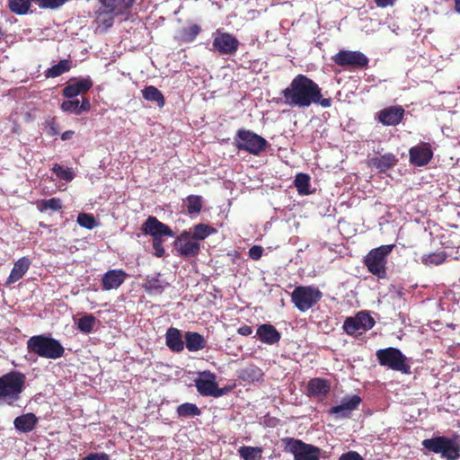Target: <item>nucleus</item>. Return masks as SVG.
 <instances>
[{"instance_id":"obj_7","label":"nucleus","mask_w":460,"mask_h":460,"mask_svg":"<svg viewBox=\"0 0 460 460\" xmlns=\"http://www.w3.org/2000/svg\"><path fill=\"white\" fill-rule=\"evenodd\" d=\"M394 244L381 245L368 252L364 259L367 270L378 279H385L387 256L392 252Z\"/></svg>"},{"instance_id":"obj_45","label":"nucleus","mask_w":460,"mask_h":460,"mask_svg":"<svg viewBox=\"0 0 460 460\" xmlns=\"http://www.w3.org/2000/svg\"><path fill=\"white\" fill-rule=\"evenodd\" d=\"M53 172L61 180L70 181L74 179V172L70 168H64L59 164H55L52 167Z\"/></svg>"},{"instance_id":"obj_6","label":"nucleus","mask_w":460,"mask_h":460,"mask_svg":"<svg viewBox=\"0 0 460 460\" xmlns=\"http://www.w3.org/2000/svg\"><path fill=\"white\" fill-rule=\"evenodd\" d=\"M234 141L238 150L245 151L253 155H260L269 146L268 141L264 137L244 128L237 130Z\"/></svg>"},{"instance_id":"obj_21","label":"nucleus","mask_w":460,"mask_h":460,"mask_svg":"<svg viewBox=\"0 0 460 460\" xmlns=\"http://www.w3.org/2000/svg\"><path fill=\"white\" fill-rule=\"evenodd\" d=\"M216 375L210 371H204L201 376L195 380L197 391L203 396H212L217 387Z\"/></svg>"},{"instance_id":"obj_33","label":"nucleus","mask_w":460,"mask_h":460,"mask_svg":"<svg viewBox=\"0 0 460 460\" xmlns=\"http://www.w3.org/2000/svg\"><path fill=\"white\" fill-rule=\"evenodd\" d=\"M193 232L190 234V237L193 240L202 241L212 234L217 232L216 228L206 224H197L192 228Z\"/></svg>"},{"instance_id":"obj_4","label":"nucleus","mask_w":460,"mask_h":460,"mask_svg":"<svg viewBox=\"0 0 460 460\" xmlns=\"http://www.w3.org/2000/svg\"><path fill=\"white\" fill-rule=\"evenodd\" d=\"M26 345L30 353L48 359L60 358L65 353V348L59 341L44 334L31 336Z\"/></svg>"},{"instance_id":"obj_29","label":"nucleus","mask_w":460,"mask_h":460,"mask_svg":"<svg viewBox=\"0 0 460 460\" xmlns=\"http://www.w3.org/2000/svg\"><path fill=\"white\" fill-rule=\"evenodd\" d=\"M184 339L187 349L191 352L201 350L207 346L205 338L196 332H186Z\"/></svg>"},{"instance_id":"obj_34","label":"nucleus","mask_w":460,"mask_h":460,"mask_svg":"<svg viewBox=\"0 0 460 460\" xmlns=\"http://www.w3.org/2000/svg\"><path fill=\"white\" fill-rule=\"evenodd\" d=\"M294 186L296 188L298 194L308 195L310 190V176L307 173L299 172L294 180Z\"/></svg>"},{"instance_id":"obj_57","label":"nucleus","mask_w":460,"mask_h":460,"mask_svg":"<svg viewBox=\"0 0 460 460\" xmlns=\"http://www.w3.org/2000/svg\"><path fill=\"white\" fill-rule=\"evenodd\" d=\"M4 32L2 29V27L0 26V40L4 38Z\"/></svg>"},{"instance_id":"obj_28","label":"nucleus","mask_w":460,"mask_h":460,"mask_svg":"<svg viewBox=\"0 0 460 460\" xmlns=\"http://www.w3.org/2000/svg\"><path fill=\"white\" fill-rule=\"evenodd\" d=\"M38 423V418L34 413H26L15 418L13 424L16 429L23 433H29L34 429Z\"/></svg>"},{"instance_id":"obj_43","label":"nucleus","mask_w":460,"mask_h":460,"mask_svg":"<svg viewBox=\"0 0 460 460\" xmlns=\"http://www.w3.org/2000/svg\"><path fill=\"white\" fill-rule=\"evenodd\" d=\"M76 222L80 226L89 230L93 229L98 226V222L95 217L92 214L87 213H80L77 217Z\"/></svg>"},{"instance_id":"obj_35","label":"nucleus","mask_w":460,"mask_h":460,"mask_svg":"<svg viewBox=\"0 0 460 460\" xmlns=\"http://www.w3.org/2000/svg\"><path fill=\"white\" fill-rule=\"evenodd\" d=\"M189 215H199L202 209V197L199 195H189L184 200Z\"/></svg>"},{"instance_id":"obj_49","label":"nucleus","mask_w":460,"mask_h":460,"mask_svg":"<svg viewBox=\"0 0 460 460\" xmlns=\"http://www.w3.org/2000/svg\"><path fill=\"white\" fill-rule=\"evenodd\" d=\"M83 460H110V456L106 453H91Z\"/></svg>"},{"instance_id":"obj_8","label":"nucleus","mask_w":460,"mask_h":460,"mask_svg":"<svg viewBox=\"0 0 460 460\" xmlns=\"http://www.w3.org/2000/svg\"><path fill=\"white\" fill-rule=\"evenodd\" d=\"M281 443L284 451L294 456V460H320L321 449L314 445L293 438H284Z\"/></svg>"},{"instance_id":"obj_32","label":"nucleus","mask_w":460,"mask_h":460,"mask_svg":"<svg viewBox=\"0 0 460 460\" xmlns=\"http://www.w3.org/2000/svg\"><path fill=\"white\" fill-rule=\"evenodd\" d=\"M142 96L146 101L155 102L160 108H163L165 104V100L162 92L153 85L145 87L142 90Z\"/></svg>"},{"instance_id":"obj_14","label":"nucleus","mask_w":460,"mask_h":460,"mask_svg":"<svg viewBox=\"0 0 460 460\" xmlns=\"http://www.w3.org/2000/svg\"><path fill=\"white\" fill-rule=\"evenodd\" d=\"M433 157V151L429 143H421L409 149L410 163L418 167L427 165Z\"/></svg>"},{"instance_id":"obj_31","label":"nucleus","mask_w":460,"mask_h":460,"mask_svg":"<svg viewBox=\"0 0 460 460\" xmlns=\"http://www.w3.org/2000/svg\"><path fill=\"white\" fill-rule=\"evenodd\" d=\"M330 390V382L323 378H312L307 384V391L310 396H325Z\"/></svg>"},{"instance_id":"obj_40","label":"nucleus","mask_w":460,"mask_h":460,"mask_svg":"<svg viewBox=\"0 0 460 460\" xmlns=\"http://www.w3.org/2000/svg\"><path fill=\"white\" fill-rule=\"evenodd\" d=\"M177 415L181 418H190L201 414L200 409L194 403L184 402L176 409Z\"/></svg>"},{"instance_id":"obj_23","label":"nucleus","mask_w":460,"mask_h":460,"mask_svg":"<svg viewBox=\"0 0 460 460\" xmlns=\"http://www.w3.org/2000/svg\"><path fill=\"white\" fill-rule=\"evenodd\" d=\"M168 286L169 283L161 278V273L146 276L142 285L145 291L150 295H160Z\"/></svg>"},{"instance_id":"obj_12","label":"nucleus","mask_w":460,"mask_h":460,"mask_svg":"<svg viewBox=\"0 0 460 460\" xmlns=\"http://www.w3.org/2000/svg\"><path fill=\"white\" fill-rule=\"evenodd\" d=\"M374 318L367 313L361 311L354 317H347L343 323V330L348 335H355L358 331L367 332L375 325Z\"/></svg>"},{"instance_id":"obj_1","label":"nucleus","mask_w":460,"mask_h":460,"mask_svg":"<svg viewBox=\"0 0 460 460\" xmlns=\"http://www.w3.org/2000/svg\"><path fill=\"white\" fill-rule=\"evenodd\" d=\"M280 95L283 102L289 107L305 109L316 104L329 108L332 104V99L323 98L320 86L303 74L296 75Z\"/></svg>"},{"instance_id":"obj_48","label":"nucleus","mask_w":460,"mask_h":460,"mask_svg":"<svg viewBox=\"0 0 460 460\" xmlns=\"http://www.w3.org/2000/svg\"><path fill=\"white\" fill-rule=\"evenodd\" d=\"M263 253V248L260 245H253L249 249V257L254 261H258L261 258Z\"/></svg>"},{"instance_id":"obj_15","label":"nucleus","mask_w":460,"mask_h":460,"mask_svg":"<svg viewBox=\"0 0 460 460\" xmlns=\"http://www.w3.org/2000/svg\"><path fill=\"white\" fill-rule=\"evenodd\" d=\"M141 230L144 234L151 235L154 238L163 236H173L174 233L165 224L159 221L155 217H148L142 225Z\"/></svg>"},{"instance_id":"obj_11","label":"nucleus","mask_w":460,"mask_h":460,"mask_svg":"<svg viewBox=\"0 0 460 460\" xmlns=\"http://www.w3.org/2000/svg\"><path fill=\"white\" fill-rule=\"evenodd\" d=\"M335 65L349 70H363L368 67L369 59L358 50L341 49L332 57Z\"/></svg>"},{"instance_id":"obj_30","label":"nucleus","mask_w":460,"mask_h":460,"mask_svg":"<svg viewBox=\"0 0 460 460\" xmlns=\"http://www.w3.org/2000/svg\"><path fill=\"white\" fill-rule=\"evenodd\" d=\"M237 377L246 383L259 382L263 380V372L259 367L251 365L240 369Z\"/></svg>"},{"instance_id":"obj_51","label":"nucleus","mask_w":460,"mask_h":460,"mask_svg":"<svg viewBox=\"0 0 460 460\" xmlns=\"http://www.w3.org/2000/svg\"><path fill=\"white\" fill-rule=\"evenodd\" d=\"M237 333L242 336H249L252 333V329L249 325H243L237 329Z\"/></svg>"},{"instance_id":"obj_36","label":"nucleus","mask_w":460,"mask_h":460,"mask_svg":"<svg viewBox=\"0 0 460 460\" xmlns=\"http://www.w3.org/2000/svg\"><path fill=\"white\" fill-rule=\"evenodd\" d=\"M238 454L243 460H261L262 458V448L243 446L238 449Z\"/></svg>"},{"instance_id":"obj_13","label":"nucleus","mask_w":460,"mask_h":460,"mask_svg":"<svg viewBox=\"0 0 460 460\" xmlns=\"http://www.w3.org/2000/svg\"><path fill=\"white\" fill-rule=\"evenodd\" d=\"M212 45L221 55H234L239 48V40L228 32L217 31Z\"/></svg>"},{"instance_id":"obj_20","label":"nucleus","mask_w":460,"mask_h":460,"mask_svg":"<svg viewBox=\"0 0 460 460\" xmlns=\"http://www.w3.org/2000/svg\"><path fill=\"white\" fill-rule=\"evenodd\" d=\"M361 402L362 399L356 394L350 397H344L340 405L333 406L329 410V413L339 415L341 418H348L351 411L358 408Z\"/></svg>"},{"instance_id":"obj_54","label":"nucleus","mask_w":460,"mask_h":460,"mask_svg":"<svg viewBox=\"0 0 460 460\" xmlns=\"http://www.w3.org/2000/svg\"><path fill=\"white\" fill-rule=\"evenodd\" d=\"M33 2H37L39 3V5L42 8H49V9H54V6L53 5H50L49 3L51 1V0H32Z\"/></svg>"},{"instance_id":"obj_44","label":"nucleus","mask_w":460,"mask_h":460,"mask_svg":"<svg viewBox=\"0 0 460 460\" xmlns=\"http://www.w3.org/2000/svg\"><path fill=\"white\" fill-rule=\"evenodd\" d=\"M447 259V254L444 252H433L429 253L426 257L422 259V261L425 265H440Z\"/></svg>"},{"instance_id":"obj_2","label":"nucleus","mask_w":460,"mask_h":460,"mask_svg":"<svg viewBox=\"0 0 460 460\" xmlns=\"http://www.w3.org/2000/svg\"><path fill=\"white\" fill-rule=\"evenodd\" d=\"M421 446L429 453L439 455L444 460L460 458V436L456 433L451 437L436 436L422 440Z\"/></svg>"},{"instance_id":"obj_53","label":"nucleus","mask_w":460,"mask_h":460,"mask_svg":"<svg viewBox=\"0 0 460 460\" xmlns=\"http://www.w3.org/2000/svg\"><path fill=\"white\" fill-rule=\"evenodd\" d=\"M231 390V387H223V388H218V386L217 385L216 387V391H215V394H214V397L215 398H217V397H220L222 395H225L228 392H230Z\"/></svg>"},{"instance_id":"obj_18","label":"nucleus","mask_w":460,"mask_h":460,"mask_svg":"<svg viewBox=\"0 0 460 460\" xmlns=\"http://www.w3.org/2000/svg\"><path fill=\"white\" fill-rule=\"evenodd\" d=\"M405 111L400 105L386 107L377 113V119L385 126H396L403 119Z\"/></svg>"},{"instance_id":"obj_3","label":"nucleus","mask_w":460,"mask_h":460,"mask_svg":"<svg viewBox=\"0 0 460 460\" xmlns=\"http://www.w3.org/2000/svg\"><path fill=\"white\" fill-rule=\"evenodd\" d=\"M135 0H99L100 5L95 11V20L105 30L112 27L117 16L129 13Z\"/></svg>"},{"instance_id":"obj_55","label":"nucleus","mask_w":460,"mask_h":460,"mask_svg":"<svg viewBox=\"0 0 460 460\" xmlns=\"http://www.w3.org/2000/svg\"><path fill=\"white\" fill-rule=\"evenodd\" d=\"M74 135H75V132L73 130H66L61 135V139L64 141L68 140V139L72 138Z\"/></svg>"},{"instance_id":"obj_24","label":"nucleus","mask_w":460,"mask_h":460,"mask_svg":"<svg viewBox=\"0 0 460 460\" xmlns=\"http://www.w3.org/2000/svg\"><path fill=\"white\" fill-rule=\"evenodd\" d=\"M60 109L65 112L81 115L83 112H86L91 110V103L88 98H83L82 102L77 99L66 100L61 103Z\"/></svg>"},{"instance_id":"obj_47","label":"nucleus","mask_w":460,"mask_h":460,"mask_svg":"<svg viewBox=\"0 0 460 460\" xmlns=\"http://www.w3.org/2000/svg\"><path fill=\"white\" fill-rule=\"evenodd\" d=\"M164 240L158 237L153 239V248L155 250V255L161 258L164 255V248L163 245Z\"/></svg>"},{"instance_id":"obj_38","label":"nucleus","mask_w":460,"mask_h":460,"mask_svg":"<svg viewBox=\"0 0 460 460\" xmlns=\"http://www.w3.org/2000/svg\"><path fill=\"white\" fill-rule=\"evenodd\" d=\"M96 317L92 314H85L77 321V329L83 333H91L96 323Z\"/></svg>"},{"instance_id":"obj_39","label":"nucleus","mask_w":460,"mask_h":460,"mask_svg":"<svg viewBox=\"0 0 460 460\" xmlns=\"http://www.w3.org/2000/svg\"><path fill=\"white\" fill-rule=\"evenodd\" d=\"M37 208L40 212L47 210L58 211L63 208L62 200L59 198H51L49 199H40L36 203Z\"/></svg>"},{"instance_id":"obj_17","label":"nucleus","mask_w":460,"mask_h":460,"mask_svg":"<svg viewBox=\"0 0 460 460\" xmlns=\"http://www.w3.org/2000/svg\"><path fill=\"white\" fill-rule=\"evenodd\" d=\"M93 85L90 77L76 79L73 78L62 90V94L66 98L73 99L79 94L87 93Z\"/></svg>"},{"instance_id":"obj_27","label":"nucleus","mask_w":460,"mask_h":460,"mask_svg":"<svg viewBox=\"0 0 460 460\" xmlns=\"http://www.w3.org/2000/svg\"><path fill=\"white\" fill-rule=\"evenodd\" d=\"M31 266V261L26 257H22L13 265L11 273L6 280V285H11L20 280L28 271Z\"/></svg>"},{"instance_id":"obj_37","label":"nucleus","mask_w":460,"mask_h":460,"mask_svg":"<svg viewBox=\"0 0 460 460\" xmlns=\"http://www.w3.org/2000/svg\"><path fill=\"white\" fill-rule=\"evenodd\" d=\"M10 11L18 15L26 14L31 6L32 0H7Z\"/></svg>"},{"instance_id":"obj_52","label":"nucleus","mask_w":460,"mask_h":460,"mask_svg":"<svg viewBox=\"0 0 460 460\" xmlns=\"http://www.w3.org/2000/svg\"><path fill=\"white\" fill-rule=\"evenodd\" d=\"M396 0H375L376 6L380 8H385L387 6H392L394 4Z\"/></svg>"},{"instance_id":"obj_41","label":"nucleus","mask_w":460,"mask_h":460,"mask_svg":"<svg viewBox=\"0 0 460 460\" xmlns=\"http://www.w3.org/2000/svg\"><path fill=\"white\" fill-rule=\"evenodd\" d=\"M70 68H71L70 61L67 59H63V60H60L58 64L49 67L46 71L45 75L48 78H49V77L55 78V77H58V76L63 75L66 72H68L70 70Z\"/></svg>"},{"instance_id":"obj_46","label":"nucleus","mask_w":460,"mask_h":460,"mask_svg":"<svg viewBox=\"0 0 460 460\" xmlns=\"http://www.w3.org/2000/svg\"><path fill=\"white\" fill-rule=\"evenodd\" d=\"M44 126L48 128V134L49 136H56L59 133V126L54 117L48 118L44 122Z\"/></svg>"},{"instance_id":"obj_56","label":"nucleus","mask_w":460,"mask_h":460,"mask_svg":"<svg viewBox=\"0 0 460 460\" xmlns=\"http://www.w3.org/2000/svg\"><path fill=\"white\" fill-rule=\"evenodd\" d=\"M455 1V10L460 13V0H454Z\"/></svg>"},{"instance_id":"obj_9","label":"nucleus","mask_w":460,"mask_h":460,"mask_svg":"<svg viewBox=\"0 0 460 460\" xmlns=\"http://www.w3.org/2000/svg\"><path fill=\"white\" fill-rule=\"evenodd\" d=\"M323 297L319 288L313 286H298L291 293V301L301 312L314 306Z\"/></svg>"},{"instance_id":"obj_5","label":"nucleus","mask_w":460,"mask_h":460,"mask_svg":"<svg viewBox=\"0 0 460 460\" xmlns=\"http://www.w3.org/2000/svg\"><path fill=\"white\" fill-rule=\"evenodd\" d=\"M25 383V376L18 371H11L0 376V400H4L8 404L20 398Z\"/></svg>"},{"instance_id":"obj_10","label":"nucleus","mask_w":460,"mask_h":460,"mask_svg":"<svg viewBox=\"0 0 460 460\" xmlns=\"http://www.w3.org/2000/svg\"><path fill=\"white\" fill-rule=\"evenodd\" d=\"M376 356L381 366L403 374L410 373L411 367L406 363V358L400 349L393 347L381 349L376 351Z\"/></svg>"},{"instance_id":"obj_26","label":"nucleus","mask_w":460,"mask_h":460,"mask_svg":"<svg viewBox=\"0 0 460 460\" xmlns=\"http://www.w3.org/2000/svg\"><path fill=\"white\" fill-rule=\"evenodd\" d=\"M398 163V159L392 153H386L380 156L373 157L369 160L371 166L377 169L380 172H385L394 167Z\"/></svg>"},{"instance_id":"obj_42","label":"nucleus","mask_w":460,"mask_h":460,"mask_svg":"<svg viewBox=\"0 0 460 460\" xmlns=\"http://www.w3.org/2000/svg\"><path fill=\"white\" fill-rule=\"evenodd\" d=\"M201 28L198 24H192L181 30V38L184 42H192L199 34Z\"/></svg>"},{"instance_id":"obj_22","label":"nucleus","mask_w":460,"mask_h":460,"mask_svg":"<svg viewBox=\"0 0 460 460\" xmlns=\"http://www.w3.org/2000/svg\"><path fill=\"white\" fill-rule=\"evenodd\" d=\"M256 336L264 344L274 345L281 339V333L270 323H262L258 326Z\"/></svg>"},{"instance_id":"obj_25","label":"nucleus","mask_w":460,"mask_h":460,"mask_svg":"<svg viewBox=\"0 0 460 460\" xmlns=\"http://www.w3.org/2000/svg\"><path fill=\"white\" fill-rule=\"evenodd\" d=\"M166 346L173 352H181L184 349V341L181 331L174 327H170L165 334Z\"/></svg>"},{"instance_id":"obj_19","label":"nucleus","mask_w":460,"mask_h":460,"mask_svg":"<svg viewBox=\"0 0 460 460\" xmlns=\"http://www.w3.org/2000/svg\"><path fill=\"white\" fill-rule=\"evenodd\" d=\"M128 277V273L122 269L108 270L102 278V290L108 291L119 288Z\"/></svg>"},{"instance_id":"obj_50","label":"nucleus","mask_w":460,"mask_h":460,"mask_svg":"<svg viewBox=\"0 0 460 460\" xmlns=\"http://www.w3.org/2000/svg\"><path fill=\"white\" fill-rule=\"evenodd\" d=\"M339 460H363V458L358 452L349 451L342 454Z\"/></svg>"},{"instance_id":"obj_16","label":"nucleus","mask_w":460,"mask_h":460,"mask_svg":"<svg viewBox=\"0 0 460 460\" xmlns=\"http://www.w3.org/2000/svg\"><path fill=\"white\" fill-rule=\"evenodd\" d=\"M190 239V233L187 231H183L178 236L175 245L180 255L184 257H195L199 253L200 244Z\"/></svg>"}]
</instances>
